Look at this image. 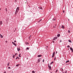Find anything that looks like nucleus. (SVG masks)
<instances>
[{"mask_svg":"<svg viewBox=\"0 0 73 73\" xmlns=\"http://www.w3.org/2000/svg\"><path fill=\"white\" fill-rule=\"evenodd\" d=\"M48 68H49V70H52V67H51V66H50L49 64H48Z\"/></svg>","mask_w":73,"mask_h":73,"instance_id":"2","label":"nucleus"},{"mask_svg":"<svg viewBox=\"0 0 73 73\" xmlns=\"http://www.w3.org/2000/svg\"><path fill=\"white\" fill-rule=\"evenodd\" d=\"M41 58H39L38 59V63L40 62V61H41Z\"/></svg>","mask_w":73,"mask_h":73,"instance_id":"9","label":"nucleus"},{"mask_svg":"<svg viewBox=\"0 0 73 73\" xmlns=\"http://www.w3.org/2000/svg\"><path fill=\"white\" fill-rule=\"evenodd\" d=\"M27 44H29V42H27Z\"/></svg>","mask_w":73,"mask_h":73,"instance_id":"46","label":"nucleus"},{"mask_svg":"<svg viewBox=\"0 0 73 73\" xmlns=\"http://www.w3.org/2000/svg\"><path fill=\"white\" fill-rule=\"evenodd\" d=\"M52 42L54 43V41H52Z\"/></svg>","mask_w":73,"mask_h":73,"instance_id":"39","label":"nucleus"},{"mask_svg":"<svg viewBox=\"0 0 73 73\" xmlns=\"http://www.w3.org/2000/svg\"><path fill=\"white\" fill-rule=\"evenodd\" d=\"M9 66V62L7 63V66Z\"/></svg>","mask_w":73,"mask_h":73,"instance_id":"22","label":"nucleus"},{"mask_svg":"<svg viewBox=\"0 0 73 73\" xmlns=\"http://www.w3.org/2000/svg\"><path fill=\"white\" fill-rule=\"evenodd\" d=\"M13 56H14L15 57V55H13Z\"/></svg>","mask_w":73,"mask_h":73,"instance_id":"50","label":"nucleus"},{"mask_svg":"<svg viewBox=\"0 0 73 73\" xmlns=\"http://www.w3.org/2000/svg\"><path fill=\"white\" fill-rule=\"evenodd\" d=\"M56 54H57V51H56Z\"/></svg>","mask_w":73,"mask_h":73,"instance_id":"41","label":"nucleus"},{"mask_svg":"<svg viewBox=\"0 0 73 73\" xmlns=\"http://www.w3.org/2000/svg\"><path fill=\"white\" fill-rule=\"evenodd\" d=\"M60 34H59L57 35V37H60Z\"/></svg>","mask_w":73,"mask_h":73,"instance_id":"15","label":"nucleus"},{"mask_svg":"<svg viewBox=\"0 0 73 73\" xmlns=\"http://www.w3.org/2000/svg\"><path fill=\"white\" fill-rule=\"evenodd\" d=\"M0 36L1 37V38H3V36L1 35V34H0Z\"/></svg>","mask_w":73,"mask_h":73,"instance_id":"11","label":"nucleus"},{"mask_svg":"<svg viewBox=\"0 0 73 73\" xmlns=\"http://www.w3.org/2000/svg\"><path fill=\"white\" fill-rule=\"evenodd\" d=\"M64 72L65 73H67V71L66 70L64 71Z\"/></svg>","mask_w":73,"mask_h":73,"instance_id":"31","label":"nucleus"},{"mask_svg":"<svg viewBox=\"0 0 73 73\" xmlns=\"http://www.w3.org/2000/svg\"><path fill=\"white\" fill-rule=\"evenodd\" d=\"M45 61V60L44 59H43L42 60V62H44V61Z\"/></svg>","mask_w":73,"mask_h":73,"instance_id":"30","label":"nucleus"},{"mask_svg":"<svg viewBox=\"0 0 73 73\" xmlns=\"http://www.w3.org/2000/svg\"><path fill=\"white\" fill-rule=\"evenodd\" d=\"M12 73H13V71H12Z\"/></svg>","mask_w":73,"mask_h":73,"instance_id":"47","label":"nucleus"},{"mask_svg":"<svg viewBox=\"0 0 73 73\" xmlns=\"http://www.w3.org/2000/svg\"><path fill=\"white\" fill-rule=\"evenodd\" d=\"M15 30H16V28L15 29Z\"/></svg>","mask_w":73,"mask_h":73,"instance_id":"49","label":"nucleus"},{"mask_svg":"<svg viewBox=\"0 0 73 73\" xmlns=\"http://www.w3.org/2000/svg\"><path fill=\"white\" fill-rule=\"evenodd\" d=\"M62 42V40H60V42Z\"/></svg>","mask_w":73,"mask_h":73,"instance_id":"37","label":"nucleus"},{"mask_svg":"<svg viewBox=\"0 0 73 73\" xmlns=\"http://www.w3.org/2000/svg\"><path fill=\"white\" fill-rule=\"evenodd\" d=\"M70 50H71L72 52H72H73V48L72 47H70Z\"/></svg>","mask_w":73,"mask_h":73,"instance_id":"8","label":"nucleus"},{"mask_svg":"<svg viewBox=\"0 0 73 73\" xmlns=\"http://www.w3.org/2000/svg\"><path fill=\"white\" fill-rule=\"evenodd\" d=\"M69 62V60H68L66 61V63H67V62Z\"/></svg>","mask_w":73,"mask_h":73,"instance_id":"23","label":"nucleus"},{"mask_svg":"<svg viewBox=\"0 0 73 73\" xmlns=\"http://www.w3.org/2000/svg\"><path fill=\"white\" fill-rule=\"evenodd\" d=\"M28 6L29 7V8H30V6H29V5H28Z\"/></svg>","mask_w":73,"mask_h":73,"instance_id":"44","label":"nucleus"},{"mask_svg":"<svg viewBox=\"0 0 73 73\" xmlns=\"http://www.w3.org/2000/svg\"><path fill=\"white\" fill-rule=\"evenodd\" d=\"M56 56H55V57L54 58V60H56Z\"/></svg>","mask_w":73,"mask_h":73,"instance_id":"35","label":"nucleus"},{"mask_svg":"<svg viewBox=\"0 0 73 73\" xmlns=\"http://www.w3.org/2000/svg\"><path fill=\"white\" fill-rule=\"evenodd\" d=\"M32 73H36V71L35 72V71H32Z\"/></svg>","mask_w":73,"mask_h":73,"instance_id":"24","label":"nucleus"},{"mask_svg":"<svg viewBox=\"0 0 73 73\" xmlns=\"http://www.w3.org/2000/svg\"><path fill=\"white\" fill-rule=\"evenodd\" d=\"M51 73H52V72H51Z\"/></svg>","mask_w":73,"mask_h":73,"instance_id":"53","label":"nucleus"},{"mask_svg":"<svg viewBox=\"0 0 73 73\" xmlns=\"http://www.w3.org/2000/svg\"><path fill=\"white\" fill-rule=\"evenodd\" d=\"M70 46L69 45H68L67 46V48H70Z\"/></svg>","mask_w":73,"mask_h":73,"instance_id":"34","label":"nucleus"},{"mask_svg":"<svg viewBox=\"0 0 73 73\" xmlns=\"http://www.w3.org/2000/svg\"><path fill=\"white\" fill-rule=\"evenodd\" d=\"M17 50L18 52H19V50H20V48L19 49V48L17 47Z\"/></svg>","mask_w":73,"mask_h":73,"instance_id":"17","label":"nucleus"},{"mask_svg":"<svg viewBox=\"0 0 73 73\" xmlns=\"http://www.w3.org/2000/svg\"><path fill=\"white\" fill-rule=\"evenodd\" d=\"M41 56H42V55H39L37 56V57H40Z\"/></svg>","mask_w":73,"mask_h":73,"instance_id":"12","label":"nucleus"},{"mask_svg":"<svg viewBox=\"0 0 73 73\" xmlns=\"http://www.w3.org/2000/svg\"><path fill=\"white\" fill-rule=\"evenodd\" d=\"M53 62H54L53 61H52L51 62L50 64V65L51 66V65L52 64H53Z\"/></svg>","mask_w":73,"mask_h":73,"instance_id":"16","label":"nucleus"},{"mask_svg":"<svg viewBox=\"0 0 73 73\" xmlns=\"http://www.w3.org/2000/svg\"><path fill=\"white\" fill-rule=\"evenodd\" d=\"M9 68L10 69H11V67H9L8 68V69H9Z\"/></svg>","mask_w":73,"mask_h":73,"instance_id":"33","label":"nucleus"},{"mask_svg":"<svg viewBox=\"0 0 73 73\" xmlns=\"http://www.w3.org/2000/svg\"><path fill=\"white\" fill-rule=\"evenodd\" d=\"M29 47H27L26 48V50H27H27H29Z\"/></svg>","mask_w":73,"mask_h":73,"instance_id":"27","label":"nucleus"},{"mask_svg":"<svg viewBox=\"0 0 73 73\" xmlns=\"http://www.w3.org/2000/svg\"><path fill=\"white\" fill-rule=\"evenodd\" d=\"M19 7H17L16 9L15 12V16H16L17 15V13L19 12Z\"/></svg>","mask_w":73,"mask_h":73,"instance_id":"1","label":"nucleus"},{"mask_svg":"<svg viewBox=\"0 0 73 73\" xmlns=\"http://www.w3.org/2000/svg\"><path fill=\"white\" fill-rule=\"evenodd\" d=\"M61 27H62V29H64V28H65L64 26L63 25H62Z\"/></svg>","mask_w":73,"mask_h":73,"instance_id":"13","label":"nucleus"},{"mask_svg":"<svg viewBox=\"0 0 73 73\" xmlns=\"http://www.w3.org/2000/svg\"><path fill=\"white\" fill-rule=\"evenodd\" d=\"M54 54H55V52H54L52 54V58H53V57H54Z\"/></svg>","mask_w":73,"mask_h":73,"instance_id":"3","label":"nucleus"},{"mask_svg":"<svg viewBox=\"0 0 73 73\" xmlns=\"http://www.w3.org/2000/svg\"><path fill=\"white\" fill-rule=\"evenodd\" d=\"M52 20H53V21H56V17L53 18L52 19Z\"/></svg>","mask_w":73,"mask_h":73,"instance_id":"10","label":"nucleus"},{"mask_svg":"<svg viewBox=\"0 0 73 73\" xmlns=\"http://www.w3.org/2000/svg\"><path fill=\"white\" fill-rule=\"evenodd\" d=\"M5 9V11H6V12H7V11H8V10H7V9L6 8Z\"/></svg>","mask_w":73,"mask_h":73,"instance_id":"29","label":"nucleus"},{"mask_svg":"<svg viewBox=\"0 0 73 73\" xmlns=\"http://www.w3.org/2000/svg\"><path fill=\"white\" fill-rule=\"evenodd\" d=\"M65 73V72H62V73Z\"/></svg>","mask_w":73,"mask_h":73,"instance_id":"52","label":"nucleus"},{"mask_svg":"<svg viewBox=\"0 0 73 73\" xmlns=\"http://www.w3.org/2000/svg\"><path fill=\"white\" fill-rule=\"evenodd\" d=\"M56 39H57V37H54V38H53V40H56Z\"/></svg>","mask_w":73,"mask_h":73,"instance_id":"5","label":"nucleus"},{"mask_svg":"<svg viewBox=\"0 0 73 73\" xmlns=\"http://www.w3.org/2000/svg\"><path fill=\"white\" fill-rule=\"evenodd\" d=\"M17 58H18V59H20V58L19 57V56H17V57L15 59H16V60H17Z\"/></svg>","mask_w":73,"mask_h":73,"instance_id":"20","label":"nucleus"},{"mask_svg":"<svg viewBox=\"0 0 73 73\" xmlns=\"http://www.w3.org/2000/svg\"><path fill=\"white\" fill-rule=\"evenodd\" d=\"M3 73H6V71H5Z\"/></svg>","mask_w":73,"mask_h":73,"instance_id":"40","label":"nucleus"},{"mask_svg":"<svg viewBox=\"0 0 73 73\" xmlns=\"http://www.w3.org/2000/svg\"><path fill=\"white\" fill-rule=\"evenodd\" d=\"M68 42H70L71 43H72V41H71L69 39L68 40Z\"/></svg>","mask_w":73,"mask_h":73,"instance_id":"18","label":"nucleus"},{"mask_svg":"<svg viewBox=\"0 0 73 73\" xmlns=\"http://www.w3.org/2000/svg\"><path fill=\"white\" fill-rule=\"evenodd\" d=\"M17 53H16L15 54V56H17Z\"/></svg>","mask_w":73,"mask_h":73,"instance_id":"36","label":"nucleus"},{"mask_svg":"<svg viewBox=\"0 0 73 73\" xmlns=\"http://www.w3.org/2000/svg\"><path fill=\"white\" fill-rule=\"evenodd\" d=\"M12 44H13L14 45H15V46H17V45H16V43H15V42H12Z\"/></svg>","mask_w":73,"mask_h":73,"instance_id":"4","label":"nucleus"},{"mask_svg":"<svg viewBox=\"0 0 73 73\" xmlns=\"http://www.w3.org/2000/svg\"><path fill=\"white\" fill-rule=\"evenodd\" d=\"M60 71H61V72H63V68H60Z\"/></svg>","mask_w":73,"mask_h":73,"instance_id":"14","label":"nucleus"},{"mask_svg":"<svg viewBox=\"0 0 73 73\" xmlns=\"http://www.w3.org/2000/svg\"><path fill=\"white\" fill-rule=\"evenodd\" d=\"M57 72H58V69H57L56 70V71L55 72V73H57Z\"/></svg>","mask_w":73,"mask_h":73,"instance_id":"28","label":"nucleus"},{"mask_svg":"<svg viewBox=\"0 0 73 73\" xmlns=\"http://www.w3.org/2000/svg\"><path fill=\"white\" fill-rule=\"evenodd\" d=\"M68 21H69V19H68Z\"/></svg>","mask_w":73,"mask_h":73,"instance_id":"48","label":"nucleus"},{"mask_svg":"<svg viewBox=\"0 0 73 73\" xmlns=\"http://www.w3.org/2000/svg\"><path fill=\"white\" fill-rule=\"evenodd\" d=\"M68 33H70V31L69 30H68Z\"/></svg>","mask_w":73,"mask_h":73,"instance_id":"32","label":"nucleus"},{"mask_svg":"<svg viewBox=\"0 0 73 73\" xmlns=\"http://www.w3.org/2000/svg\"><path fill=\"white\" fill-rule=\"evenodd\" d=\"M14 42H16V41L15 40V41H14Z\"/></svg>","mask_w":73,"mask_h":73,"instance_id":"43","label":"nucleus"},{"mask_svg":"<svg viewBox=\"0 0 73 73\" xmlns=\"http://www.w3.org/2000/svg\"><path fill=\"white\" fill-rule=\"evenodd\" d=\"M27 20H28V21H29V20H31V19H30V18H27Z\"/></svg>","mask_w":73,"mask_h":73,"instance_id":"25","label":"nucleus"},{"mask_svg":"<svg viewBox=\"0 0 73 73\" xmlns=\"http://www.w3.org/2000/svg\"><path fill=\"white\" fill-rule=\"evenodd\" d=\"M41 20H42V19H40V20H39V21H41Z\"/></svg>","mask_w":73,"mask_h":73,"instance_id":"45","label":"nucleus"},{"mask_svg":"<svg viewBox=\"0 0 73 73\" xmlns=\"http://www.w3.org/2000/svg\"><path fill=\"white\" fill-rule=\"evenodd\" d=\"M1 10V8L0 9V11Z\"/></svg>","mask_w":73,"mask_h":73,"instance_id":"51","label":"nucleus"},{"mask_svg":"<svg viewBox=\"0 0 73 73\" xmlns=\"http://www.w3.org/2000/svg\"><path fill=\"white\" fill-rule=\"evenodd\" d=\"M47 47H48V46H47Z\"/></svg>","mask_w":73,"mask_h":73,"instance_id":"55","label":"nucleus"},{"mask_svg":"<svg viewBox=\"0 0 73 73\" xmlns=\"http://www.w3.org/2000/svg\"><path fill=\"white\" fill-rule=\"evenodd\" d=\"M31 35L30 36H29V40H31Z\"/></svg>","mask_w":73,"mask_h":73,"instance_id":"19","label":"nucleus"},{"mask_svg":"<svg viewBox=\"0 0 73 73\" xmlns=\"http://www.w3.org/2000/svg\"><path fill=\"white\" fill-rule=\"evenodd\" d=\"M21 55V54H20L19 55V57H21V56H20Z\"/></svg>","mask_w":73,"mask_h":73,"instance_id":"26","label":"nucleus"},{"mask_svg":"<svg viewBox=\"0 0 73 73\" xmlns=\"http://www.w3.org/2000/svg\"><path fill=\"white\" fill-rule=\"evenodd\" d=\"M19 65L20 64H17L16 66H17V67L19 66Z\"/></svg>","mask_w":73,"mask_h":73,"instance_id":"21","label":"nucleus"},{"mask_svg":"<svg viewBox=\"0 0 73 73\" xmlns=\"http://www.w3.org/2000/svg\"><path fill=\"white\" fill-rule=\"evenodd\" d=\"M3 24V21H0V25H2Z\"/></svg>","mask_w":73,"mask_h":73,"instance_id":"6","label":"nucleus"},{"mask_svg":"<svg viewBox=\"0 0 73 73\" xmlns=\"http://www.w3.org/2000/svg\"><path fill=\"white\" fill-rule=\"evenodd\" d=\"M13 58H14V56H13Z\"/></svg>","mask_w":73,"mask_h":73,"instance_id":"42","label":"nucleus"},{"mask_svg":"<svg viewBox=\"0 0 73 73\" xmlns=\"http://www.w3.org/2000/svg\"><path fill=\"white\" fill-rule=\"evenodd\" d=\"M38 8L39 9H41V10H42V7H38Z\"/></svg>","mask_w":73,"mask_h":73,"instance_id":"7","label":"nucleus"},{"mask_svg":"<svg viewBox=\"0 0 73 73\" xmlns=\"http://www.w3.org/2000/svg\"><path fill=\"white\" fill-rule=\"evenodd\" d=\"M1 28H0V29H1Z\"/></svg>","mask_w":73,"mask_h":73,"instance_id":"54","label":"nucleus"},{"mask_svg":"<svg viewBox=\"0 0 73 73\" xmlns=\"http://www.w3.org/2000/svg\"><path fill=\"white\" fill-rule=\"evenodd\" d=\"M63 13H65V11H63Z\"/></svg>","mask_w":73,"mask_h":73,"instance_id":"38","label":"nucleus"}]
</instances>
